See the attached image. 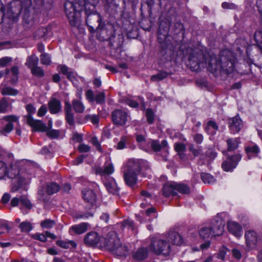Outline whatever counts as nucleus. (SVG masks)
I'll list each match as a JSON object with an SVG mask.
<instances>
[{
    "label": "nucleus",
    "mask_w": 262,
    "mask_h": 262,
    "mask_svg": "<svg viewBox=\"0 0 262 262\" xmlns=\"http://www.w3.org/2000/svg\"><path fill=\"white\" fill-rule=\"evenodd\" d=\"M188 64L190 69L195 72H199L205 67L212 73L221 72L220 57H217L214 54H204L201 51L194 50L190 53Z\"/></svg>",
    "instance_id": "nucleus-1"
},
{
    "label": "nucleus",
    "mask_w": 262,
    "mask_h": 262,
    "mask_svg": "<svg viewBox=\"0 0 262 262\" xmlns=\"http://www.w3.org/2000/svg\"><path fill=\"white\" fill-rule=\"evenodd\" d=\"M31 6V0H13L7 10V16L10 19H17L22 12L24 21L30 24L33 18L30 13Z\"/></svg>",
    "instance_id": "nucleus-2"
},
{
    "label": "nucleus",
    "mask_w": 262,
    "mask_h": 262,
    "mask_svg": "<svg viewBox=\"0 0 262 262\" xmlns=\"http://www.w3.org/2000/svg\"><path fill=\"white\" fill-rule=\"evenodd\" d=\"M7 173L8 177L13 179V185L11 188L12 192L17 191L20 187L27 185L30 182L29 174L17 164L12 165Z\"/></svg>",
    "instance_id": "nucleus-3"
},
{
    "label": "nucleus",
    "mask_w": 262,
    "mask_h": 262,
    "mask_svg": "<svg viewBox=\"0 0 262 262\" xmlns=\"http://www.w3.org/2000/svg\"><path fill=\"white\" fill-rule=\"evenodd\" d=\"M143 163L142 160H130L128 162L123 173L125 182L128 186H132L136 183Z\"/></svg>",
    "instance_id": "nucleus-4"
},
{
    "label": "nucleus",
    "mask_w": 262,
    "mask_h": 262,
    "mask_svg": "<svg viewBox=\"0 0 262 262\" xmlns=\"http://www.w3.org/2000/svg\"><path fill=\"white\" fill-rule=\"evenodd\" d=\"M220 62H221L220 72L228 75L234 71L236 59L231 51L227 50L221 51L220 54Z\"/></svg>",
    "instance_id": "nucleus-5"
},
{
    "label": "nucleus",
    "mask_w": 262,
    "mask_h": 262,
    "mask_svg": "<svg viewBox=\"0 0 262 262\" xmlns=\"http://www.w3.org/2000/svg\"><path fill=\"white\" fill-rule=\"evenodd\" d=\"M82 7L70 1H66L64 3L65 13L69 19V23L73 27H77L80 23V11Z\"/></svg>",
    "instance_id": "nucleus-6"
},
{
    "label": "nucleus",
    "mask_w": 262,
    "mask_h": 262,
    "mask_svg": "<svg viewBox=\"0 0 262 262\" xmlns=\"http://www.w3.org/2000/svg\"><path fill=\"white\" fill-rule=\"evenodd\" d=\"M82 193L84 201L90 203L92 206L88 212L78 214L75 216V217L76 219H88L90 217L93 216L96 210V195L93 190L90 189H84L82 190Z\"/></svg>",
    "instance_id": "nucleus-7"
},
{
    "label": "nucleus",
    "mask_w": 262,
    "mask_h": 262,
    "mask_svg": "<svg viewBox=\"0 0 262 262\" xmlns=\"http://www.w3.org/2000/svg\"><path fill=\"white\" fill-rule=\"evenodd\" d=\"M176 191L181 193L188 194L190 192V188L186 185L171 182L165 184L162 189L163 194L165 197L176 195L177 194Z\"/></svg>",
    "instance_id": "nucleus-8"
},
{
    "label": "nucleus",
    "mask_w": 262,
    "mask_h": 262,
    "mask_svg": "<svg viewBox=\"0 0 262 262\" xmlns=\"http://www.w3.org/2000/svg\"><path fill=\"white\" fill-rule=\"evenodd\" d=\"M28 114L26 116L27 123L32 127L34 130L39 132L47 131V127L45 124L38 120H35L32 117V114L35 113V108L31 104L26 106Z\"/></svg>",
    "instance_id": "nucleus-9"
},
{
    "label": "nucleus",
    "mask_w": 262,
    "mask_h": 262,
    "mask_svg": "<svg viewBox=\"0 0 262 262\" xmlns=\"http://www.w3.org/2000/svg\"><path fill=\"white\" fill-rule=\"evenodd\" d=\"M150 247L153 251L158 255L167 256L170 251V246L168 243L164 239L157 237L151 239Z\"/></svg>",
    "instance_id": "nucleus-10"
},
{
    "label": "nucleus",
    "mask_w": 262,
    "mask_h": 262,
    "mask_svg": "<svg viewBox=\"0 0 262 262\" xmlns=\"http://www.w3.org/2000/svg\"><path fill=\"white\" fill-rule=\"evenodd\" d=\"M85 13L86 15V23L87 25L92 29H93L97 25V29L100 28V22L101 21L100 14L95 11L89 9L86 7L85 8Z\"/></svg>",
    "instance_id": "nucleus-11"
},
{
    "label": "nucleus",
    "mask_w": 262,
    "mask_h": 262,
    "mask_svg": "<svg viewBox=\"0 0 262 262\" xmlns=\"http://www.w3.org/2000/svg\"><path fill=\"white\" fill-rule=\"evenodd\" d=\"M241 158L242 156L240 154L228 157L222 163V166L223 169L226 171L232 170L236 167Z\"/></svg>",
    "instance_id": "nucleus-12"
},
{
    "label": "nucleus",
    "mask_w": 262,
    "mask_h": 262,
    "mask_svg": "<svg viewBox=\"0 0 262 262\" xmlns=\"http://www.w3.org/2000/svg\"><path fill=\"white\" fill-rule=\"evenodd\" d=\"M120 243V239L117 234L114 232H111L105 238L104 245L108 250L112 252Z\"/></svg>",
    "instance_id": "nucleus-13"
},
{
    "label": "nucleus",
    "mask_w": 262,
    "mask_h": 262,
    "mask_svg": "<svg viewBox=\"0 0 262 262\" xmlns=\"http://www.w3.org/2000/svg\"><path fill=\"white\" fill-rule=\"evenodd\" d=\"M225 222L221 218L213 221L209 229L211 230L212 236H220L222 235L224 231Z\"/></svg>",
    "instance_id": "nucleus-14"
},
{
    "label": "nucleus",
    "mask_w": 262,
    "mask_h": 262,
    "mask_svg": "<svg viewBox=\"0 0 262 262\" xmlns=\"http://www.w3.org/2000/svg\"><path fill=\"white\" fill-rule=\"evenodd\" d=\"M112 118L114 124L122 126L127 121V113L121 110H116L112 112Z\"/></svg>",
    "instance_id": "nucleus-15"
},
{
    "label": "nucleus",
    "mask_w": 262,
    "mask_h": 262,
    "mask_svg": "<svg viewBox=\"0 0 262 262\" xmlns=\"http://www.w3.org/2000/svg\"><path fill=\"white\" fill-rule=\"evenodd\" d=\"M245 238L247 247L249 249H253L257 246V235L253 230H248L245 232Z\"/></svg>",
    "instance_id": "nucleus-16"
},
{
    "label": "nucleus",
    "mask_w": 262,
    "mask_h": 262,
    "mask_svg": "<svg viewBox=\"0 0 262 262\" xmlns=\"http://www.w3.org/2000/svg\"><path fill=\"white\" fill-rule=\"evenodd\" d=\"M4 119L7 121L8 123L3 128L0 130V133L6 136L8 133H9L13 130L14 127L13 122H17L18 118L14 115H10L4 117Z\"/></svg>",
    "instance_id": "nucleus-17"
},
{
    "label": "nucleus",
    "mask_w": 262,
    "mask_h": 262,
    "mask_svg": "<svg viewBox=\"0 0 262 262\" xmlns=\"http://www.w3.org/2000/svg\"><path fill=\"white\" fill-rule=\"evenodd\" d=\"M228 123L230 131L234 134L238 133L243 126L242 121L238 116L230 118Z\"/></svg>",
    "instance_id": "nucleus-18"
},
{
    "label": "nucleus",
    "mask_w": 262,
    "mask_h": 262,
    "mask_svg": "<svg viewBox=\"0 0 262 262\" xmlns=\"http://www.w3.org/2000/svg\"><path fill=\"white\" fill-rule=\"evenodd\" d=\"M100 237L96 232L91 231L88 233L84 236L83 242L89 246L96 245L100 241Z\"/></svg>",
    "instance_id": "nucleus-19"
},
{
    "label": "nucleus",
    "mask_w": 262,
    "mask_h": 262,
    "mask_svg": "<svg viewBox=\"0 0 262 262\" xmlns=\"http://www.w3.org/2000/svg\"><path fill=\"white\" fill-rule=\"evenodd\" d=\"M104 185L110 193L118 194L119 188L117 187L115 180L112 177H107L105 179Z\"/></svg>",
    "instance_id": "nucleus-20"
},
{
    "label": "nucleus",
    "mask_w": 262,
    "mask_h": 262,
    "mask_svg": "<svg viewBox=\"0 0 262 262\" xmlns=\"http://www.w3.org/2000/svg\"><path fill=\"white\" fill-rule=\"evenodd\" d=\"M89 224L88 223H81L79 224L73 225L69 229V233L71 235L81 234L88 230Z\"/></svg>",
    "instance_id": "nucleus-21"
},
{
    "label": "nucleus",
    "mask_w": 262,
    "mask_h": 262,
    "mask_svg": "<svg viewBox=\"0 0 262 262\" xmlns=\"http://www.w3.org/2000/svg\"><path fill=\"white\" fill-rule=\"evenodd\" d=\"M167 238L169 242L176 245H180L183 242L180 234L174 231H169L167 233Z\"/></svg>",
    "instance_id": "nucleus-22"
},
{
    "label": "nucleus",
    "mask_w": 262,
    "mask_h": 262,
    "mask_svg": "<svg viewBox=\"0 0 262 262\" xmlns=\"http://www.w3.org/2000/svg\"><path fill=\"white\" fill-rule=\"evenodd\" d=\"M112 253L118 257H126L128 254V249L125 245H122L120 243L119 245L112 251Z\"/></svg>",
    "instance_id": "nucleus-23"
},
{
    "label": "nucleus",
    "mask_w": 262,
    "mask_h": 262,
    "mask_svg": "<svg viewBox=\"0 0 262 262\" xmlns=\"http://www.w3.org/2000/svg\"><path fill=\"white\" fill-rule=\"evenodd\" d=\"M72 106L70 102H65L64 111L66 113V119L68 123L71 125L74 124V116L72 111Z\"/></svg>",
    "instance_id": "nucleus-24"
},
{
    "label": "nucleus",
    "mask_w": 262,
    "mask_h": 262,
    "mask_svg": "<svg viewBox=\"0 0 262 262\" xmlns=\"http://www.w3.org/2000/svg\"><path fill=\"white\" fill-rule=\"evenodd\" d=\"M228 228L229 231L235 236L239 237L241 235L242 229L237 223L234 222H229Z\"/></svg>",
    "instance_id": "nucleus-25"
},
{
    "label": "nucleus",
    "mask_w": 262,
    "mask_h": 262,
    "mask_svg": "<svg viewBox=\"0 0 262 262\" xmlns=\"http://www.w3.org/2000/svg\"><path fill=\"white\" fill-rule=\"evenodd\" d=\"M114 170V169L113 164H108V165H105L104 168L102 167L97 168L96 170V173L104 176L105 179H106V178L109 177H106L105 175H109L113 173Z\"/></svg>",
    "instance_id": "nucleus-26"
},
{
    "label": "nucleus",
    "mask_w": 262,
    "mask_h": 262,
    "mask_svg": "<svg viewBox=\"0 0 262 262\" xmlns=\"http://www.w3.org/2000/svg\"><path fill=\"white\" fill-rule=\"evenodd\" d=\"M49 109L51 113L56 114L61 110V103L56 98H53L49 103Z\"/></svg>",
    "instance_id": "nucleus-27"
},
{
    "label": "nucleus",
    "mask_w": 262,
    "mask_h": 262,
    "mask_svg": "<svg viewBox=\"0 0 262 262\" xmlns=\"http://www.w3.org/2000/svg\"><path fill=\"white\" fill-rule=\"evenodd\" d=\"M147 249L144 248H140L134 253L133 256L136 260H143L147 257Z\"/></svg>",
    "instance_id": "nucleus-28"
},
{
    "label": "nucleus",
    "mask_w": 262,
    "mask_h": 262,
    "mask_svg": "<svg viewBox=\"0 0 262 262\" xmlns=\"http://www.w3.org/2000/svg\"><path fill=\"white\" fill-rule=\"evenodd\" d=\"M240 139L238 138H230L227 140V149L228 151H233L236 149L240 143Z\"/></svg>",
    "instance_id": "nucleus-29"
},
{
    "label": "nucleus",
    "mask_w": 262,
    "mask_h": 262,
    "mask_svg": "<svg viewBox=\"0 0 262 262\" xmlns=\"http://www.w3.org/2000/svg\"><path fill=\"white\" fill-rule=\"evenodd\" d=\"M72 107L76 113H82L85 110V106L80 100L73 99L72 102Z\"/></svg>",
    "instance_id": "nucleus-30"
},
{
    "label": "nucleus",
    "mask_w": 262,
    "mask_h": 262,
    "mask_svg": "<svg viewBox=\"0 0 262 262\" xmlns=\"http://www.w3.org/2000/svg\"><path fill=\"white\" fill-rule=\"evenodd\" d=\"M168 145L166 140H163L161 144L157 140H152L151 142V147L155 151H159L162 148H166Z\"/></svg>",
    "instance_id": "nucleus-31"
},
{
    "label": "nucleus",
    "mask_w": 262,
    "mask_h": 262,
    "mask_svg": "<svg viewBox=\"0 0 262 262\" xmlns=\"http://www.w3.org/2000/svg\"><path fill=\"white\" fill-rule=\"evenodd\" d=\"M38 63V58L35 55H32L28 57L25 63L29 68H32L37 66Z\"/></svg>",
    "instance_id": "nucleus-32"
},
{
    "label": "nucleus",
    "mask_w": 262,
    "mask_h": 262,
    "mask_svg": "<svg viewBox=\"0 0 262 262\" xmlns=\"http://www.w3.org/2000/svg\"><path fill=\"white\" fill-rule=\"evenodd\" d=\"M56 244L58 246L64 249H68L70 246L75 248L77 246L76 243L73 241H64L58 240L56 241Z\"/></svg>",
    "instance_id": "nucleus-33"
},
{
    "label": "nucleus",
    "mask_w": 262,
    "mask_h": 262,
    "mask_svg": "<svg viewBox=\"0 0 262 262\" xmlns=\"http://www.w3.org/2000/svg\"><path fill=\"white\" fill-rule=\"evenodd\" d=\"M60 188V186L56 183L52 182L47 185V192L52 194L57 192Z\"/></svg>",
    "instance_id": "nucleus-34"
},
{
    "label": "nucleus",
    "mask_w": 262,
    "mask_h": 262,
    "mask_svg": "<svg viewBox=\"0 0 262 262\" xmlns=\"http://www.w3.org/2000/svg\"><path fill=\"white\" fill-rule=\"evenodd\" d=\"M171 30L172 32L176 34L180 33L184 34L185 32L184 27L183 24L179 21L174 23L173 26L171 28Z\"/></svg>",
    "instance_id": "nucleus-35"
},
{
    "label": "nucleus",
    "mask_w": 262,
    "mask_h": 262,
    "mask_svg": "<svg viewBox=\"0 0 262 262\" xmlns=\"http://www.w3.org/2000/svg\"><path fill=\"white\" fill-rule=\"evenodd\" d=\"M200 236L204 239H208L212 236V234L209 227H203L199 231Z\"/></svg>",
    "instance_id": "nucleus-36"
},
{
    "label": "nucleus",
    "mask_w": 262,
    "mask_h": 262,
    "mask_svg": "<svg viewBox=\"0 0 262 262\" xmlns=\"http://www.w3.org/2000/svg\"><path fill=\"white\" fill-rule=\"evenodd\" d=\"M168 74L164 71H161L156 75H154L151 77V80L152 81H158L166 78Z\"/></svg>",
    "instance_id": "nucleus-37"
},
{
    "label": "nucleus",
    "mask_w": 262,
    "mask_h": 262,
    "mask_svg": "<svg viewBox=\"0 0 262 262\" xmlns=\"http://www.w3.org/2000/svg\"><path fill=\"white\" fill-rule=\"evenodd\" d=\"M18 91L11 87H4L3 88L1 93L3 95L15 96L18 94Z\"/></svg>",
    "instance_id": "nucleus-38"
},
{
    "label": "nucleus",
    "mask_w": 262,
    "mask_h": 262,
    "mask_svg": "<svg viewBox=\"0 0 262 262\" xmlns=\"http://www.w3.org/2000/svg\"><path fill=\"white\" fill-rule=\"evenodd\" d=\"M201 178L204 183L207 184H212L215 180L212 176L207 173H202L201 174Z\"/></svg>",
    "instance_id": "nucleus-39"
},
{
    "label": "nucleus",
    "mask_w": 262,
    "mask_h": 262,
    "mask_svg": "<svg viewBox=\"0 0 262 262\" xmlns=\"http://www.w3.org/2000/svg\"><path fill=\"white\" fill-rule=\"evenodd\" d=\"M31 70L32 74L37 77H42L45 75L43 69L37 66L32 68Z\"/></svg>",
    "instance_id": "nucleus-40"
},
{
    "label": "nucleus",
    "mask_w": 262,
    "mask_h": 262,
    "mask_svg": "<svg viewBox=\"0 0 262 262\" xmlns=\"http://www.w3.org/2000/svg\"><path fill=\"white\" fill-rule=\"evenodd\" d=\"M246 151L248 155L252 154L256 156L260 151V149L257 145H254L247 147Z\"/></svg>",
    "instance_id": "nucleus-41"
},
{
    "label": "nucleus",
    "mask_w": 262,
    "mask_h": 262,
    "mask_svg": "<svg viewBox=\"0 0 262 262\" xmlns=\"http://www.w3.org/2000/svg\"><path fill=\"white\" fill-rule=\"evenodd\" d=\"M189 146V151H191L195 157H198L202 153V148L201 146H198V148H196L192 144H190Z\"/></svg>",
    "instance_id": "nucleus-42"
},
{
    "label": "nucleus",
    "mask_w": 262,
    "mask_h": 262,
    "mask_svg": "<svg viewBox=\"0 0 262 262\" xmlns=\"http://www.w3.org/2000/svg\"><path fill=\"white\" fill-rule=\"evenodd\" d=\"M19 227L22 232H28L32 229V226L28 222H22L19 225Z\"/></svg>",
    "instance_id": "nucleus-43"
},
{
    "label": "nucleus",
    "mask_w": 262,
    "mask_h": 262,
    "mask_svg": "<svg viewBox=\"0 0 262 262\" xmlns=\"http://www.w3.org/2000/svg\"><path fill=\"white\" fill-rule=\"evenodd\" d=\"M55 224V221L50 219H47L42 221L40 226L43 228L50 229Z\"/></svg>",
    "instance_id": "nucleus-44"
},
{
    "label": "nucleus",
    "mask_w": 262,
    "mask_h": 262,
    "mask_svg": "<svg viewBox=\"0 0 262 262\" xmlns=\"http://www.w3.org/2000/svg\"><path fill=\"white\" fill-rule=\"evenodd\" d=\"M128 137L126 136L122 137L117 145V149L120 150L124 149L126 147V144L128 142Z\"/></svg>",
    "instance_id": "nucleus-45"
},
{
    "label": "nucleus",
    "mask_w": 262,
    "mask_h": 262,
    "mask_svg": "<svg viewBox=\"0 0 262 262\" xmlns=\"http://www.w3.org/2000/svg\"><path fill=\"white\" fill-rule=\"evenodd\" d=\"M227 251V249L225 247H223L220 250L219 252L218 253L215 254L214 256L215 258L221 260H225V257Z\"/></svg>",
    "instance_id": "nucleus-46"
},
{
    "label": "nucleus",
    "mask_w": 262,
    "mask_h": 262,
    "mask_svg": "<svg viewBox=\"0 0 262 262\" xmlns=\"http://www.w3.org/2000/svg\"><path fill=\"white\" fill-rule=\"evenodd\" d=\"M40 61L43 64H50L51 62L50 56L47 53H43L40 55Z\"/></svg>",
    "instance_id": "nucleus-47"
},
{
    "label": "nucleus",
    "mask_w": 262,
    "mask_h": 262,
    "mask_svg": "<svg viewBox=\"0 0 262 262\" xmlns=\"http://www.w3.org/2000/svg\"><path fill=\"white\" fill-rule=\"evenodd\" d=\"M20 203L22 205L26 207L28 209H30L32 207V205L30 201L28 199V198L25 196H20Z\"/></svg>",
    "instance_id": "nucleus-48"
},
{
    "label": "nucleus",
    "mask_w": 262,
    "mask_h": 262,
    "mask_svg": "<svg viewBox=\"0 0 262 262\" xmlns=\"http://www.w3.org/2000/svg\"><path fill=\"white\" fill-rule=\"evenodd\" d=\"M7 173V167L5 163L0 161V179L3 178Z\"/></svg>",
    "instance_id": "nucleus-49"
},
{
    "label": "nucleus",
    "mask_w": 262,
    "mask_h": 262,
    "mask_svg": "<svg viewBox=\"0 0 262 262\" xmlns=\"http://www.w3.org/2000/svg\"><path fill=\"white\" fill-rule=\"evenodd\" d=\"M105 94L104 92H99L98 93L95 98V100L97 103L102 104L105 102Z\"/></svg>",
    "instance_id": "nucleus-50"
},
{
    "label": "nucleus",
    "mask_w": 262,
    "mask_h": 262,
    "mask_svg": "<svg viewBox=\"0 0 262 262\" xmlns=\"http://www.w3.org/2000/svg\"><path fill=\"white\" fill-rule=\"evenodd\" d=\"M8 106V103L6 98H3L0 101V113H5Z\"/></svg>",
    "instance_id": "nucleus-51"
},
{
    "label": "nucleus",
    "mask_w": 262,
    "mask_h": 262,
    "mask_svg": "<svg viewBox=\"0 0 262 262\" xmlns=\"http://www.w3.org/2000/svg\"><path fill=\"white\" fill-rule=\"evenodd\" d=\"M85 119L86 120H90L94 124H97L99 122V117L96 115H88L85 116Z\"/></svg>",
    "instance_id": "nucleus-52"
},
{
    "label": "nucleus",
    "mask_w": 262,
    "mask_h": 262,
    "mask_svg": "<svg viewBox=\"0 0 262 262\" xmlns=\"http://www.w3.org/2000/svg\"><path fill=\"white\" fill-rule=\"evenodd\" d=\"M32 237L36 240L39 241L41 242H46L47 241L46 236L43 233H36L32 235Z\"/></svg>",
    "instance_id": "nucleus-53"
},
{
    "label": "nucleus",
    "mask_w": 262,
    "mask_h": 262,
    "mask_svg": "<svg viewBox=\"0 0 262 262\" xmlns=\"http://www.w3.org/2000/svg\"><path fill=\"white\" fill-rule=\"evenodd\" d=\"M147 121L149 124H152L154 120V115L151 109H147L146 112Z\"/></svg>",
    "instance_id": "nucleus-54"
},
{
    "label": "nucleus",
    "mask_w": 262,
    "mask_h": 262,
    "mask_svg": "<svg viewBox=\"0 0 262 262\" xmlns=\"http://www.w3.org/2000/svg\"><path fill=\"white\" fill-rule=\"evenodd\" d=\"M210 127H212L214 130H217L219 128L216 123L213 121H209L207 123V126L205 128V131L208 133Z\"/></svg>",
    "instance_id": "nucleus-55"
},
{
    "label": "nucleus",
    "mask_w": 262,
    "mask_h": 262,
    "mask_svg": "<svg viewBox=\"0 0 262 262\" xmlns=\"http://www.w3.org/2000/svg\"><path fill=\"white\" fill-rule=\"evenodd\" d=\"M46 32V29L39 28L36 31L34 37L36 38H40L43 37L45 35Z\"/></svg>",
    "instance_id": "nucleus-56"
},
{
    "label": "nucleus",
    "mask_w": 262,
    "mask_h": 262,
    "mask_svg": "<svg viewBox=\"0 0 262 262\" xmlns=\"http://www.w3.org/2000/svg\"><path fill=\"white\" fill-rule=\"evenodd\" d=\"M47 135L51 138H57L59 135V133L57 130L53 129L47 131Z\"/></svg>",
    "instance_id": "nucleus-57"
},
{
    "label": "nucleus",
    "mask_w": 262,
    "mask_h": 262,
    "mask_svg": "<svg viewBox=\"0 0 262 262\" xmlns=\"http://www.w3.org/2000/svg\"><path fill=\"white\" fill-rule=\"evenodd\" d=\"M12 59L10 57H5L0 59V66L4 67L7 65L8 63L11 62Z\"/></svg>",
    "instance_id": "nucleus-58"
},
{
    "label": "nucleus",
    "mask_w": 262,
    "mask_h": 262,
    "mask_svg": "<svg viewBox=\"0 0 262 262\" xmlns=\"http://www.w3.org/2000/svg\"><path fill=\"white\" fill-rule=\"evenodd\" d=\"M194 142L198 144H201L204 140L203 136L201 134H195L193 135Z\"/></svg>",
    "instance_id": "nucleus-59"
},
{
    "label": "nucleus",
    "mask_w": 262,
    "mask_h": 262,
    "mask_svg": "<svg viewBox=\"0 0 262 262\" xmlns=\"http://www.w3.org/2000/svg\"><path fill=\"white\" fill-rule=\"evenodd\" d=\"M254 37L257 44H262V31H256Z\"/></svg>",
    "instance_id": "nucleus-60"
},
{
    "label": "nucleus",
    "mask_w": 262,
    "mask_h": 262,
    "mask_svg": "<svg viewBox=\"0 0 262 262\" xmlns=\"http://www.w3.org/2000/svg\"><path fill=\"white\" fill-rule=\"evenodd\" d=\"M174 149L178 152L183 151L186 149V146L182 143H176L174 144Z\"/></svg>",
    "instance_id": "nucleus-61"
},
{
    "label": "nucleus",
    "mask_w": 262,
    "mask_h": 262,
    "mask_svg": "<svg viewBox=\"0 0 262 262\" xmlns=\"http://www.w3.org/2000/svg\"><path fill=\"white\" fill-rule=\"evenodd\" d=\"M91 143L93 144L94 146H95L96 147L97 150H98L100 152L102 151L100 144L99 143L96 137H94L92 138Z\"/></svg>",
    "instance_id": "nucleus-62"
},
{
    "label": "nucleus",
    "mask_w": 262,
    "mask_h": 262,
    "mask_svg": "<svg viewBox=\"0 0 262 262\" xmlns=\"http://www.w3.org/2000/svg\"><path fill=\"white\" fill-rule=\"evenodd\" d=\"M91 147L88 145L81 144L78 146V150L81 152H87L90 150Z\"/></svg>",
    "instance_id": "nucleus-63"
},
{
    "label": "nucleus",
    "mask_w": 262,
    "mask_h": 262,
    "mask_svg": "<svg viewBox=\"0 0 262 262\" xmlns=\"http://www.w3.org/2000/svg\"><path fill=\"white\" fill-rule=\"evenodd\" d=\"M85 96L90 102H93L95 100L94 93L92 90H87Z\"/></svg>",
    "instance_id": "nucleus-64"
}]
</instances>
